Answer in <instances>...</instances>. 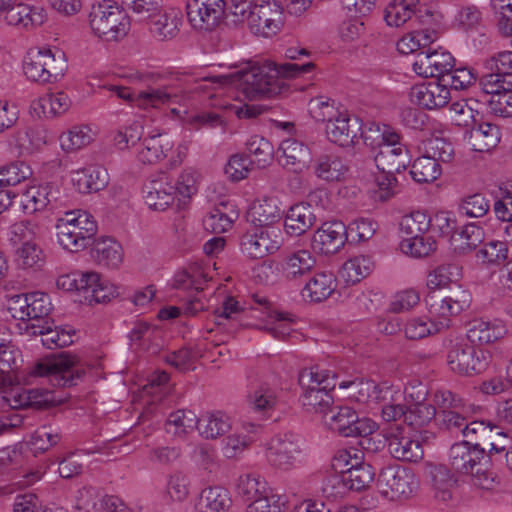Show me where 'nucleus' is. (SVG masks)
<instances>
[{
	"instance_id": "1",
	"label": "nucleus",
	"mask_w": 512,
	"mask_h": 512,
	"mask_svg": "<svg viewBox=\"0 0 512 512\" xmlns=\"http://www.w3.org/2000/svg\"><path fill=\"white\" fill-rule=\"evenodd\" d=\"M311 61L298 64L285 62L263 64L247 62L237 71L222 76L225 83L235 87L248 100L273 97L280 94L285 86L284 78H295L314 70Z\"/></svg>"
},
{
	"instance_id": "2",
	"label": "nucleus",
	"mask_w": 512,
	"mask_h": 512,
	"mask_svg": "<svg viewBox=\"0 0 512 512\" xmlns=\"http://www.w3.org/2000/svg\"><path fill=\"white\" fill-rule=\"evenodd\" d=\"M362 139L374 152V161L379 171L400 173L410 164L407 148L402 144L400 135L389 125L369 122Z\"/></svg>"
},
{
	"instance_id": "3",
	"label": "nucleus",
	"mask_w": 512,
	"mask_h": 512,
	"mask_svg": "<svg viewBox=\"0 0 512 512\" xmlns=\"http://www.w3.org/2000/svg\"><path fill=\"white\" fill-rule=\"evenodd\" d=\"M461 277L462 268L455 263L440 265L429 272L426 285L430 291L425 297V303L431 315L447 320L448 317L459 315L470 306L471 295L465 290L460 291L458 295L441 299H437L435 295V290L446 288Z\"/></svg>"
},
{
	"instance_id": "4",
	"label": "nucleus",
	"mask_w": 512,
	"mask_h": 512,
	"mask_svg": "<svg viewBox=\"0 0 512 512\" xmlns=\"http://www.w3.org/2000/svg\"><path fill=\"white\" fill-rule=\"evenodd\" d=\"M130 77L133 81L146 86L137 91L136 108L144 111L170 108L172 113L179 114L180 110L172 106L174 104L185 105L186 96L181 90L170 85L160 84L162 75L158 70H137Z\"/></svg>"
},
{
	"instance_id": "5",
	"label": "nucleus",
	"mask_w": 512,
	"mask_h": 512,
	"mask_svg": "<svg viewBox=\"0 0 512 512\" xmlns=\"http://www.w3.org/2000/svg\"><path fill=\"white\" fill-rule=\"evenodd\" d=\"M302 405L308 412L326 413L333 403L336 373L319 365L303 368L298 375Z\"/></svg>"
},
{
	"instance_id": "6",
	"label": "nucleus",
	"mask_w": 512,
	"mask_h": 512,
	"mask_svg": "<svg viewBox=\"0 0 512 512\" xmlns=\"http://www.w3.org/2000/svg\"><path fill=\"white\" fill-rule=\"evenodd\" d=\"M486 456L485 449L479 443L463 440L451 446L449 464L455 472L471 475L474 486L490 490L494 486L495 476L482 463Z\"/></svg>"
},
{
	"instance_id": "7",
	"label": "nucleus",
	"mask_w": 512,
	"mask_h": 512,
	"mask_svg": "<svg viewBox=\"0 0 512 512\" xmlns=\"http://www.w3.org/2000/svg\"><path fill=\"white\" fill-rule=\"evenodd\" d=\"M57 243L69 252H79L94 242L97 223L86 211H68L55 224Z\"/></svg>"
},
{
	"instance_id": "8",
	"label": "nucleus",
	"mask_w": 512,
	"mask_h": 512,
	"mask_svg": "<svg viewBox=\"0 0 512 512\" xmlns=\"http://www.w3.org/2000/svg\"><path fill=\"white\" fill-rule=\"evenodd\" d=\"M89 24L93 33L103 41L122 40L130 30V18L125 9L111 0L92 6Z\"/></svg>"
},
{
	"instance_id": "9",
	"label": "nucleus",
	"mask_w": 512,
	"mask_h": 512,
	"mask_svg": "<svg viewBox=\"0 0 512 512\" xmlns=\"http://www.w3.org/2000/svg\"><path fill=\"white\" fill-rule=\"evenodd\" d=\"M68 68L65 53L58 48H39L26 55L23 71L28 80L40 84L59 81Z\"/></svg>"
},
{
	"instance_id": "10",
	"label": "nucleus",
	"mask_w": 512,
	"mask_h": 512,
	"mask_svg": "<svg viewBox=\"0 0 512 512\" xmlns=\"http://www.w3.org/2000/svg\"><path fill=\"white\" fill-rule=\"evenodd\" d=\"M489 353L467 342H457L446 354L449 370L459 376L472 377L483 373L489 365Z\"/></svg>"
},
{
	"instance_id": "11",
	"label": "nucleus",
	"mask_w": 512,
	"mask_h": 512,
	"mask_svg": "<svg viewBox=\"0 0 512 512\" xmlns=\"http://www.w3.org/2000/svg\"><path fill=\"white\" fill-rule=\"evenodd\" d=\"M30 374L46 377L55 387L74 386L82 376L75 365L74 357L67 354H60L37 362L32 367Z\"/></svg>"
},
{
	"instance_id": "12",
	"label": "nucleus",
	"mask_w": 512,
	"mask_h": 512,
	"mask_svg": "<svg viewBox=\"0 0 512 512\" xmlns=\"http://www.w3.org/2000/svg\"><path fill=\"white\" fill-rule=\"evenodd\" d=\"M301 440L292 433L279 434L266 444L265 457L274 468L289 471L300 463Z\"/></svg>"
},
{
	"instance_id": "13",
	"label": "nucleus",
	"mask_w": 512,
	"mask_h": 512,
	"mask_svg": "<svg viewBox=\"0 0 512 512\" xmlns=\"http://www.w3.org/2000/svg\"><path fill=\"white\" fill-rule=\"evenodd\" d=\"M418 486L415 474L407 468L388 466L381 470L377 479V488L382 496L396 500L411 495Z\"/></svg>"
},
{
	"instance_id": "14",
	"label": "nucleus",
	"mask_w": 512,
	"mask_h": 512,
	"mask_svg": "<svg viewBox=\"0 0 512 512\" xmlns=\"http://www.w3.org/2000/svg\"><path fill=\"white\" fill-rule=\"evenodd\" d=\"M20 353L10 342L0 349V392L3 393V399L12 408H21L30 404V398L26 392H21L19 388L12 387L11 371L18 367Z\"/></svg>"
},
{
	"instance_id": "15",
	"label": "nucleus",
	"mask_w": 512,
	"mask_h": 512,
	"mask_svg": "<svg viewBox=\"0 0 512 512\" xmlns=\"http://www.w3.org/2000/svg\"><path fill=\"white\" fill-rule=\"evenodd\" d=\"M278 227H257L241 237V251L252 259H260L276 252L281 246Z\"/></svg>"
},
{
	"instance_id": "16",
	"label": "nucleus",
	"mask_w": 512,
	"mask_h": 512,
	"mask_svg": "<svg viewBox=\"0 0 512 512\" xmlns=\"http://www.w3.org/2000/svg\"><path fill=\"white\" fill-rule=\"evenodd\" d=\"M249 28L255 35L271 37L277 34L283 25V9L274 0H260L254 4L250 13Z\"/></svg>"
},
{
	"instance_id": "17",
	"label": "nucleus",
	"mask_w": 512,
	"mask_h": 512,
	"mask_svg": "<svg viewBox=\"0 0 512 512\" xmlns=\"http://www.w3.org/2000/svg\"><path fill=\"white\" fill-rule=\"evenodd\" d=\"M325 420L329 429L344 437L367 436L373 433L377 425L374 421L360 419L355 410L350 407H339L336 412Z\"/></svg>"
},
{
	"instance_id": "18",
	"label": "nucleus",
	"mask_w": 512,
	"mask_h": 512,
	"mask_svg": "<svg viewBox=\"0 0 512 512\" xmlns=\"http://www.w3.org/2000/svg\"><path fill=\"white\" fill-rule=\"evenodd\" d=\"M78 301L87 305L105 303L118 295L117 288L103 281L97 272H77Z\"/></svg>"
},
{
	"instance_id": "19",
	"label": "nucleus",
	"mask_w": 512,
	"mask_h": 512,
	"mask_svg": "<svg viewBox=\"0 0 512 512\" xmlns=\"http://www.w3.org/2000/svg\"><path fill=\"white\" fill-rule=\"evenodd\" d=\"M412 66L417 75L440 80L445 73L455 66V59L449 51L442 47L433 49L429 46L426 51H420L416 54Z\"/></svg>"
},
{
	"instance_id": "20",
	"label": "nucleus",
	"mask_w": 512,
	"mask_h": 512,
	"mask_svg": "<svg viewBox=\"0 0 512 512\" xmlns=\"http://www.w3.org/2000/svg\"><path fill=\"white\" fill-rule=\"evenodd\" d=\"M224 0H187L186 14L189 23L196 30H212L222 18Z\"/></svg>"
},
{
	"instance_id": "21",
	"label": "nucleus",
	"mask_w": 512,
	"mask_h": 512,
	"mask_svg": "<svg viewBox=\"0 0 512 512\" xmlns=\"http://www.w3.org/2000/svg\"><path fill=\"white\" fill-rule=\"evenodd\" d=\"M368 125L369 123L363 125L359 117L343 110L327 123L326 133L330 141L346 147L354 144L358 136L362 137Z\"/></svg>"
},
{
	"instance_id": "22",
	"label": "nucleus",
	"mask_w": 512,
	"mask_h": 512,
	"mask_svg": "<svg viewBox=\"0 0 512 512\" xmlns=\"http://www.w3.org/2000/svg\"><path fill=\"white\" fill-rule=\"evenodd\" d=\"M59 195V189L50 183L30 186L20 195V208L29 215L46 208L52 210L57 207Z\"/></svg>"
},
{
	"instance_id": "23",
	"label": "nucleus",
	"mask_w": 512,
	"mask_h": 512,
	"mask_svg": "<svg viewBox=\"0 0 512 512\" xmlns=\"http://www.w3.org/2000/svg\"><path fill=\"white\" fill-rule=\"evenodd\" d=\"M346 225L339 220L324 222L315 232L312 243L323 254L337 253L348 240Z\"/></svg>"
},
{
	"instance_id": "24",
	"label": "nucleus",
	"mask_w": 512,
	"mask_h": 512,
	"mask_svg": "<svg viewBox=\"0 0 512 512\" xmlns=\"http://www.w3.org/2000/svg\"><path fill=\"white\" fill-rule=\"evenodd\" d=\"M142 193L147 207L157 212L167 210L175 200V188L166 175L148 181Z\"/></svg>"
},
{
	"instance_id": "25",
	"label": "nucleus",
	"mask_w": 512,
	"mask_h": 512,
	"mask_svg": "<svg viewBox=\"0 0 512 512\" xmlns=\"http://www.w3.org/2000/svg\"><path fill=\"white\" fill-rule=\"evenodd\" d=\"M409 96L413 103L428 110L444 107L451 99L449 89L441 80L414 85Z\"/></svg>"
},
{
	"instance_id": "26",
	"label": "nucleus",
	"mask_w": 512,
	"mask_h": 512,
	"mask_svg": "<svg viewBox=\"0 0 512 512\" xmlns=\"http://www.w3.org/2000/svg\"><path fill=\"white\" fill-rule=\"evenodd\" d=\"M388 382L377 384L373 380L354 379L351 381H342L339 383V388L348 389V397L362 405H367L373 408V405L378 404L382 397L384 386H388Z\"/></svg>"
},
{
	"instance_id": "27",
	"label": "nucleus",
	"mask_w": 512,
	"mask_h": 512,
	"mask_svg": "<svg viewBox=\"0 0 512 512\" xmlns=\"http://www.w3.org/2000/svg\"><path fill=\"white\" fill-rule=\"evenodd\" d=\"M506 333V326L501 320L477 318L468 323L466 336L469 344L483 345L501 339Z\"/></svg>"
},
{
	"instance_id": "28",
	"label": "nucleus",
	"mask_w": 512,
	"mask_h": 512,
	"mask_svg": "<svg viewBox=\"0 0 512 512\" xmlns=\"http://www.w3.org/2000/svg\"><path fill=\"white\" fill-rule=\"evenodd\" d=\"M386 441L390 455L396 460L416 463L424 456L422 443L399 431L390 433Z\"/></svg>"
},
{
	"instance_id": "29",
	"label": "nucleus",
	"mask_w": 512,
	"mask_h": 512,
	"mask_svg": "<svg viewBox=\"0 0 512 512\" xmlns=\"http://www.w3.org/2000/svg\"><path fill=\"white\" fill-rule=\"evenodd\" d=\"M337 288V280L332 272L315 273L304 285L301 296L304 301L320 303L328 299Z\"/></svg>"
},
{
	"instance_id": "30",
	"label": "nucleus",
	"mask_w": 512,
	"mask_h": 512,
	"mask_svg": "<svg viewBox=\"0 0 512 512\" xmlns=\"http://www.w3.org/2000/svg\"><path fill=\"white\" fill-rule=\"evenodd\" d=\"M72 182L80 193L98 192L108 185L109 174L103 166L89 165L73 171Z\"/></svg>"
},
{
	"instance_id": "31",
	"label": "nucleus",
	"mask_w": 512,
	"mask_h": 512,
	"mask_svg": "<svg viewBox=\"0 0 512 512\" xmlns=\"http://www.w3.org/2000/svg\"><path fill=\"white\" fill-rule=\"evenodd\" d=\"M464 139L472 151L482 153L488 152L498 145L501 133L497 125L483 122L466 131Z\"/></svg>"
},
{
	"instance_id": "32",
	"label": "nucleus",
	"mask_w": 512,
	"mask_h": 512,
	"mask_svg": "<svg viewBox=\"0 0 512 512\" xmlns=\"http://www.w3.org/2000/svg\"><path fill=\"white\" fill-rule=\"evenodd\" d=\"M173 141L167 134H156L143 139L137 149V159L143 164H155L172 150Z\"/></svg>"
},
{
	"instance_id": "33",
	"label": "nucleus",
	"mask_w": 512,
	"mask_h": 512,
	"mask_svg": "<svg viewBox=\"0 0 512 512\" xmlns=\"http://www.w3.org/2000/svg\"><path fill=\"white\" fill-rule=\"evenodd\" d=\"M282 215L283 211L275 197L257 199L248 210L249 219L259 227H274L273 224L279 222Z\"/></svg>"
},
{
	"instance_id": "34",
	"label": "nucleus",
	"mask_w": 512,
	"mask_h": 512,
	"mask_svg": "<svg viewBox=\"0 0 512 512\" xmlns=\"http://www.w3.org/2000/svg\"><path fill=\"white\" fill-rule=\"evenodd\" d=\"M231 505L229 491L222 486H209L200 492L194 504L195 512H226Z\"/></svg>"
},
{
	"instance_id": "35",
	"label": "nucleus",
	"mask_w": 512,
	"mask_h": 512,
	"mask_svg": "<svg viewBox=\"0 0 512 512\" xmlns=\"http://www.w3.org/2000/svg\"><path fill=\"white\" fill-rule=\"evenodd\" d=\"M4 13L5 21L10 26L29 29L40 26L44 23L46 15L39 7H31L25 4H14Z\"/></svg>"
},
{
	"instance_id": "36",
	"label": "nucleus",
	"mask_w": 512,
	"mask_h": 512,
	"mask_svg": "<svg viewBox=\"0 0 512 512\" xmlns=\"http://www.w3.org/2000/svg\"><path fill=\"white\" fill-rule=\"evenodd\" d=\"M316 265L315 256L301 249L288 254L281 262V272L289 280H295L309 274Z\"/></svg>"
},
{
	"instance_id": "37",
	"label": "nucleus",
	"mask_w": 512,
	"mask_h": 512,
	"mask_svg": "<svg viewBox=\"0 0 512 512\" xmlns=\"http://www.w3.org/2000/svg\"><path fill=\"white\" fill-rule=\"evenodd\" d=\"M279 151L282 153L279 162L293 171H301L310 160L308 146L296 139L288 138L281 142Z\"/></svg>"
},
{
	"instance_id": "38",
	"label": "nucleus",
	"mask_w": 512,
	"mask_h": 512,
	"mask_svg": "<svg viewBox=\"0 0 512 512\" xmlns=\"http://www.w3.org/2000/svg\"><path fill=\"white\" fill-rule=\"evenodd\" d=\"M378 404L381 405V417L385 422H395L400 419L405 422L407 405L403 403V394L400 388L390 384L384 386Z\"/></svg>"
},
{
	"instance_id": "39",
	"label": "nucleus",
	"mask_w": 512,
	"mask_h": 512,
	"mask_svg": "<svg viewBox=\"0 0 512 512\" xmlns=\"http://www.w3.org/2000/svg\"><path fill=\"white\" fill-rule=\"evenodd\" d=\"M316 216L309 204H296L287 211L284 227L291 236H300L315 223Z\"/></svg>"
},
{
	"instance_id": "40",
	"label": "nucleus",
	"mask_w": 512,
	"mask_h": 512,
	"mask_svg": "<svg viewBox=\"0 0 512 512\" xmlns=\"http://www.w3.org/2000/svg\"><path fill=\"white\" fill-rule=\"evenodd\" d=\"M198 432L201 437L208 440L217 439L232 427L231 417L222 411H211L203 413L198 418Z\"/></svg>"
},
{
	"instance_id": "41",
	"label": "nucleus",
	"mask_w": 512,
	"mask_h": 512,
	"mask_svg": "<svg viewBox=\"0 0 512 512\" xmlns=\"http://www.w3.org/2000/svg\"><path fill=\"white\" fill-rule=\"evenodd\" d=\"M151 21L150 31L159 40H166L173 38L178 30L182 21L180 10L169 7L161 8L159 14Z\"/></svg>"
},
{
	"instance_id": "42",
	"label": "nucleus",
	"mask_w": 512,
	"mask_h": 512,
	"mask_svg": "<svg viewBox=\"0 0 512 512\" xmlns=\"http://www.w3.org/2000/svg\"><path fill=\"white\" fill-rule=\"evenodd\" d=\"M440 37V32L436 28H424L404 35L397 42L399 53L408 55L417 51H426Z\"/></svg>"
},
{
	"instance_id": "43",
	"label": "nucleus",
	"mask_w": 512,
	"mask_h": 512,
	"mask_svg": "<svg viewBox=\"0 0 512 512\" xmlns=\"http://www.w3.org/2000/svg\"><path fill=\"white\" fill-rule=\"evenodd\" d=\"M32 335H40L41 343L48 349L62 348L73 342V335L58 327L53 328L48 321L42 324L31 323L27 325Z\"/></svg>"
},
{
	"instance_id": "44",
	"label": "nucleus",
	"mask_w": 512,
	"mask_h": 512,
	"mask_svg": "<svg viewBox=\"0 0 512 512\" xmlns=\"http://www.w3.org/2000/svg\"><path fill=\"white\" fill-rule=\"evenodd\" d=\"M71 106V99L63 91L44 95L32 104V109L39 116L55 117L64 114Z\"/></svg>"
},
{
	"instance_id": "45",
	"label": "nucleus",
	"mask_w": 512,
	"mask_h": 512,
	"mask_svg": "<svg viewBox=\"0 0 512 512\" xmlns=\"http://www.w3.org/2000/svg\"><path fill=\"white\" fill-rule=\"evenodd\" d=\"M485 238L484 230L476 223H468L451 235V245L459 253L472 251L480 245Z\"/></svg>"
},
{
	"instance_id": "46",
	"label": "nucleus",
	"mask_w": 512,
	"mask_h": 512,
	"mask_svg": "<svg viewBox=\"0 0 512 512\" xmlns=\"http://www.w3.org/2000/svg\"><path fill=\"white\" fill-rule=\"evenodd\" d=\"M92 256L100 265L117 268L123 261V249L114 239L102 238L94 243Z\"/></svg>"
},
{
	"instance_id": "47",
	"label": "nucleus",
	"mask_w": 512,
	"mask_h": 512,
	"mask_svg": "<svg viewBox=\"0 0 512 512\" xmlns=\"http://www.w3.org/2000/svg\"><path fill=\"white\" fill-rule=\"evenodd\" d=\"M198 417L191 410H177L169 414L165 430L177 437H184L195 429L198 430Z\"/></svg>"
},
{
	"instance_id": "48",
	"label": "nucleus",
	"mask_w": 512,
	"mask_h": 512,
	"mask_svg": "<svg viewBox=\"0 0 512 512\" xmlns=\"http://www.w3.org/2000/svg\"><path fill=\"white\" fill-rule=\"evenodd\" d=\"M419 0H392L385 8L384 19L388 26L400 27L416 14Z\"/></svg>"
},
{
	"instance_id": "49",
	"label": "nucleus",
	"mask_w": 512,
	"mask_h": 512,
	"mask_svg": "<svg viewBox=\"0 0 512 512\" xmlns=\"http://www.w3.org/2000/svg\"><path fill=\"white\" fill-rule=\"evenodd\" d=\"M248 401L255 412L269 414L278 403L277 391L269 384L261 383L250 391Z\"/></svg>"
},
{
	"instance_id": "50",
	"label": "nucleus",
	"mask_w": 512,
	"mask_h": 512,
	"mask_svg": "<svg viewBox=\"0 0 512 512\" xmlns=\"http://www.w3.org/2000/svg\"><path fill=\"white\" fill-rule=\"evenodd\" d=\"M269 489L267 481L256 473L240 475L236 484L238 495L251 502L263 494L266 495Z\"/></svg>"
},
{
	"instance_id": "51",
	"label": "nucleus",
	"mask_w": 512,
	"mask_h": 512,
	"mask_svg": "<svg viewBox=\"0 0 512 512\" xmlns=\"http://www.w3.org/2000/svg\"><path fill=\"white\" fill-rule=\"evenodd\" d=\"M94 132L88 125H76L61 134L59 140L61 148L66 152L79 150L94 139Z\"/></svg>"
},
{
	"instance_id": "52",
	"label": "nucleus",
	"mask_w": 512,
	"mask_h": 512,
	"mask_svg": "<svg viewBox=\"0 0 512 512\" xmlns=\"http://www.w3.org/2000/svg\"><path fill=\"white\" fill-rule=\"evenodd\" d=\"M295 317L291 313L270 310L263 329L268 331L274 338L284 340L293 331Z\"/></svg>"
},
{
	"instance_id": "53",
	"label": "nucleus",
	"mask_w": 512,
	"mask_h": 512,
	"mask_svg": "<svg viewBox=\"0 0 512 512\" xmlns=\"http://www.w3.org/2000/svg\"><path fill=\"white\" fill-rule=\"evenodd\" d=\"M314 171L316 176L324 181L337 182L345 178L348 168L338 157L322 156L317 161Z\"/></svg>"
},
{
	"instance_id": "54",
	"label": "nucleus",
	"mask_w": 512,
	"mask_h": 512,
	"mask_svg": "<svg viewBox=\"0 0 512 512\" xmlns=\"http://www.w3.org/2000/svg\"><path fill=\"white\" fill-rule=\"evenodd\" d=\"M246 150L251 164H256L258 168L266 167L273 159V145L261 136H251L246 142Z\"/></svg>"
},
{
	"instance_id": "55",
	"label": "nucleus",
	"mask_w": 512,
	"mask_h": 512,
	"mask_svg": "<svg viewBox=\"0 0 512 512\" xmlns=\"http://www.w3.org/2000/svg\"><path fill=\"white\" fill-rule=\"evenodd\" d=\"M410 174L413 180L418 183H429L441 176L442 169L439 163L424 153V155L414 160Z\"/></svg>"
},
{
	"instance_id": "56",
	"label": "nucleus",
	"mask_w": 512,
	"mask_h": 512,
	"mask_svg": "<svg viewBox=\"0 0 512 512\" xmlns=\"http://www.w3.org/2000/svg\"><path fill=\"white\" fill-rule=\"evenodd\" d=\"M373 269L370 256L357 255L348 259L342 266L341 275L348 283H357L367 277Z\"/></svg>"
},
{
	"instance_id": "57",
	"label": "nucleus",
	"mask_w": 512,
	"mask_h": 512,
	"mask_svg": "<svg viewBox=\"0 0 512 512\" xmlns=\"http://www.w3.org/2000/svg\"><path fill=\"white\" fill-rule=\"evenodd\" d=\"M400 250L411 257L422 258L426 257L436 250V242L430 236H406L400 242Z\"/></svg>"
},
{
	"instance_id": "58",
	"label": "nucleus",
	"mask_w": 512,
	"mask_h": 512,
	"mask_svg": "<svg viewBox=\"0 0 512 512\" xmlns=\"http://www.w3.org/2000/svg\"><path fill=\"white\" fill-rule=\"evenodd\" d=\"M440 80L443 86L449 89L450 92L463 91L476 83L477 74L472 68L461 67L454 69L453 67Z\"/></svg>"
},
{
	"instance_id": "59",
	"label": "nucleus",
	"mask_w": 512,
	"mask_h": 512,
	"mask_svg": "<svg viewBox=\"0 0 512 512\" xmlns=\"http://www.w3.org/2000/svg\"><path fill=\"white\" fill-rule=\"evenodd\" d=\"M394 174L380 171L375 175L369 188V193L374 201L384 202L397 193L398 181Z\"/></svg>"
},
{
	"instance_id": "60",
	"label": "nucleus",
	"mask_w": 512,
	"mask_h": 512,
	"mask_svg": "<svg viewBox=\"0 0 512 512\" xmlns=\"http://www.w3.org/2000/svg\"><path fill=\"white\" fill-rule=\"evenodd\" d=\"M430 227V215L424 211H413L404 215L399 223V230L403 237L421 236L426 234Z\"/></svg>"
},
{
	"instance_id": "61",
	"label": "nucleus",
	"mask_w": 512,
	"mask_h": 512,
	"mask_svg": "<svg viewBox=\"0 0 512 512\" xmlns=\"http://www.w3.org/2000/svg\"><path fill=\"white\" fill-rule=\"evenodd\" d=\"M445 325L447 323H436L427 317H413L406 322L404 333L410 340H419L438 333Z\"/></svg>"
},
{
	"instance_id": "62",
	"label": "nucleus",
	"mask_w": 512,
	"mask_h": 512,
	"mask_svg": "<svg viewBox=\"0 0 512 512\" xmlns=\"http://www.w3.org/2000/svg\"><path fill=\"white\" fill-rule=\"evenodd\" d=\"M165 491L173 502L185 501L190 493L189 476L180 470L168 474Z\"/></svg>"
},
{
	"instance_id": "63",
	"label": "nucleus",
	"mask_w": 512,
	"mask_h": 512,
	"mask_svg": "<svg viewBox=\"0 0 512 512\" xmlns=\"http://www.w3.org/2000/svg\"><path fill=\"white\" fill-rule=\"evenodd\" d=\"M364 461V452L354 446L338 449L332 458L333 469L340 473H346Z\"/></svg>"
},
{
	"instance_id": "64",
	"label": "nucleus",
	"mask_w": 512,
	"mask_h": 512,
	"mask_svg": "<svg viewBox=\"0 0 512 512\" xmlns=\"http://www.w3.org/2000/svg\"><path fill=\"white\" fill-rule=\"evenodd\" d=\"M507 242L501 240H490L476 252V257L483 264L500 265L508 258Z\"/></svg>"
}]
</instances>
